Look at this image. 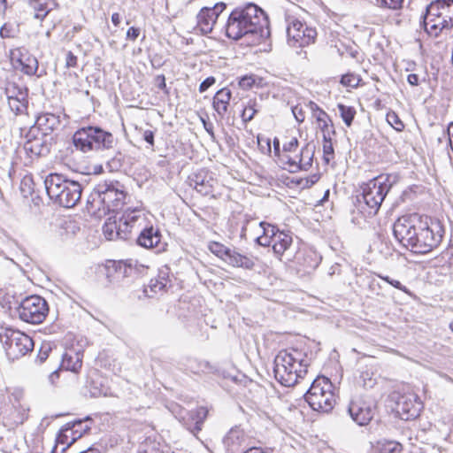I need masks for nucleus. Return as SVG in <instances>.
<instances>
[{
    "instance_id": "1",
    "label": "nucleus",
    "mask_w": 453,
    "mask_h": 453,
    "mask_svg": "<svg viewBox=\"0 0 453 453\" xmlns=\"http://www.w3.org/2000/svg\"><path fill=\"white\" fill-rule=\"evenodd\" d=\"M393 234L411 251L426 254L441 243L444 227L438 219L414 213L400 217L393 225Z\"/></svg>"
},
{
    "instance_id": "2",
    "label": "nucleus",
    "mask_w": 453,
    "mask_h": 453,
    "mask_svg": "<svg viewBox=\"0 0 453 453\" xmlns=\"http://www.w3.org/2000/svg\"><path fill=\"white\" fill-rule=\"evenodd\" d=\"M226 35L234 41L244 38L259 44L270 36L269 19L262 8L253 3L235 8L225 25Z\"/></svg>"
},
{
    "instance_id": "3",
    "label": "nucleus",
    "mask_w": 453,
    "mask_h": 453,
    "mask_svg": "<svg viewBox=\"0 0 453 453\" xmlns=\"http://www.w3.org/2000/svg\"><path fill=\"white\" fill-rule=\"evenodd\" d=\"M126 193L119 181L104 180L95 186L88 198V209L99 216L118 212L125 203Z\"/></svg>"
},
{
    "instance_id": "4",
    "label": "nucleus",
    "mask_w": 453,
    "mask_h": 453,
    "mask_svg": "<svg viewBox=\"0 0 453 453\" xmlns=\"http://www.w3.org/2000/svg\"><path fill=\"white\" fill-rule=\"evenodd\" d=\"M301 353L293 349L280 350L274 358V377L285 387H292L296 384L299 378H303L307 372L308 364L302 359Z\"/></svg>"
},
{
    "instance_id": "5",
    "label": "nucleus",
    "mask_w": 453,
    "mask_h": 453,
    "mask_svg": "<svg viewBox=\"0 0 453 453\" xmlns=\"http://www.w3.org/2000/svg\"><path fill=\"white\" fill-rule=\"evenodd\" d=\"M44 186L50 199L62 207L73 208L81 200V185L62 174L50 173L44 180Z\"/></svg>"
},
{
    "instance_id": "6",
    "label": "nucleus",
    "mask_w": 453,
    "mask_h": 453,
    "mask_svg": "<svg viewBox=\"0 0 453 453\" xmlns=\"http://www.w3.org/2000/svg\"><path fill=\"white\" fill-rule=\"evenodd\" d=\"M73 144L83 153L112 149L115 144L113 134L96 126H84L73 134Z\"/></svg>"
},
{
    "instance_id": "7",
    "label": "nucleus",
    "mask_w": 453,
    "mask_h": 453,
    "mask_svg": "<svg viewBox=\"0 0 453 453\" xmlns=\"http://www.w3.org/2000/svg\"><path fill=\"white\" fill-rule=\"evenodd\" d=\"M333 384L324 376L317 377L304 395V399L316 411L329 412L335 405L336 398Z\"/></svg>"
},
{
    "instance_id": "8",
    "label": "nucleus",
    "mask_w": 453,
    "mask_h": 453,
    "mask_svg": "<svg viewBox=\"0 0 453 453\" xmlns=\"http://www.w3.org/2000/svg\"><path fill=\"white\" fill-rule=\"evenodd\" d=\"M0 342L10 359H19L34 348L33 340L26 334L12 329L0 333Z\"/></svg>"
},
{
    "instance_id": "9",
    "label": "nucleus",
    "mask_w": 453,
    "mask_h": 453,
    "mask_svg": "<svg viewBox=\"0 0 453 453\" xmlns=\"http://www.w3.org/2000/svg\"><path fill=\"white\" fill-rule=\"evenodd\" d=\"M16 311L19 318L24 322L40 324L45 319L49 312V306L44 298L35 295L24 298Z\"/></svg>"
},
{
    "instance_id": "10",
    "label": "nucleus",
    "mask_w": 453,
    "mask_h": 453,
    "mask_svg": "<svg viewBox=\"0 0 453 453\" xmlns=\"http://www.w3.org/2000/svg\"><path fill=\"white\" fill-rule=\"evenodd\" d=\"M391 186L388 177L384 176L375 177L362 186L363 199L374 214L379 211Z\"/></svg>"
},
{
    "instance_id": "11",
    "label": "nucleus",
    "mask_w": 453,
    "mask_h": 453,
    "mask_svg": "<svg viewBox=\"0 0 453 453\" xmlns=\"http://www.w3.org/2000/svg\"><path fill=\"white\" fill-rule=\"evenodd\" d=\"M90 427L83 425L81 419L68 422L64 425L56 437L55 445L51 453H65L84 433H87Z\"/></svg>"
},
{
    "instance_id": "12",
    "label": "nucleus",
    "mask_w": 453,
    "mask_h": 453,
    "mask_svg": "<svg viewBox=\"0 0 453 453\" xmlns=\"http://www.w3.org/2000/svg\"><path fill=\"white\" fill-rule=\"evenodd\" d=\"M391 400L395 403L394 410L403 420H411L417 418L421 410L423 403L419 397L412 392L398 393L394 392L391 395Z\"/></svg>"
},
{
    "instance_id": "13",
    "label": "nucleus",
    "mask_w": 453,
    "mask_h": 453,
    "mask_svg": "<svg viewBox=\"0 0 453 453\" xmlns=\"http://www.w3.org/2000/svg\"><path fill=\"white\" fill-rule=\"evenodd\" d=\"M287 36L290 45L305 47L314 42L317 31L315 28L308 27L297 19H294L287 27Z\"/></svg>"
},
{
    "instance_id": "14",
    "label": "nucleus",
    "mask_w": 453,
    "mask_h": 453,
    "mask_svg": "<svg viewBox=\"0 0 453 453\" xmlns=\"http://www.w3.org/2000/svg\"><path fill=\"white\" fill-rule=\"evenodd\" d=\"M144 221L143 211L138 207L130 208L128 207L124 211L121 217L117 221V239L127 240L130 238L133 228L142 226Z\"/></svg>"
},
{
    "instance_id": "15",
    "label": "nucleus",
    "mask_w": 453,
    "mask_h": 453,
    "mask_svg": "<svg viewBox=\"0 0 453 453\" xmlns=\"http://www.w3.org/2000/svg\"><path fill=\"white\" fill-rule=\"evenodd\" d=\"M188 183L202 196H214L213 193L218 185V180L211 172L203 168L188 176Z\"/></svg>"
},
{
    "instance_id": "16",
    "label": "nucleus",
    "mask_w": 453,
    "mask_h": 453,
    "mask_svg": "<svg viewBox=\"0 0 453 453\" xmlns=\"http://www.w3.org/2000/svg\"><path fill=\"white\" fill-rule=\"evenodd\" d=\"M348 412L357 425L365 426L372 420L374 415V408L371 403L357 397L350 401Z\"/></svg>"
},
{
    "instance_id": "17",
    "label": "nucleus",
    "mask_w": 453,
    "mask_h": 453,
    "mask_svg": "<svg viewBox=\"0 0 453 453\" xmlns=\"http://www.w3.org/2000/svg\"><path fill=\"white\" fill-rule=\"evenodd\" d=\"M10 109L16 114L23 112L27 105V88H20L15 83L5 88Z\"/></svg>"
},
{
    "instance_id": "18",
    "label": "nucleus",
    "mask_w": 453,
    "mask_h": 453,
    "mask_svg": "<svg viewBox=\"0 0 453 453\" xmlns=\"http://www.w3.org/2000/svg\"><path fill=\"white\" fill-rule=\"evenodd\" d=\"M29 408L19 403L13 404L9 415L4 418V426L8 429H13L16 426L22 425L28 418Z\"/></svg>"
},
{
    "instance_id": "19",
    "label": "nucleus",
    "mask_w": 453,
    "mask_h": 453,
    "mask_svg": "<svg viewBox=\"0 0 453 453\" xmlns=\"http://www.w3.org/2000/svg\"><path fill=\"white\" fill-rule=\"evenodd\" d=\"M161 234L158 229H154L153 226L144 227L139 234L136 242L137 244L146 248H156L160 243Z\"/></svg>"
},
{
    "instance_id": "20",
    "label": "nucleus",
    "mask_w": 453,
    "mask_h": 453,
    "mask_svg": "<svg viewBox=\"0 0 453 453\" xmlns=\"http://www.w3.org/2000/svg\"><path fill=\"white\" fill-rule=\"evenodd\" d=\"M245 442L244 431L239 426L232 427L223 438V444L228 451L234 452Z\"/></svg>"
},
{
    "instance_id": "21",
    "label": "nucleus",
    "mask_w": 453,
    "mask_h": 453,
    "mask_svg": "<svg viewBox=\"0 0 453 453\" xmlns=\"http://www.w3.org/2000/svg\"><path fill=\"white\" fill-rule=\"evenodd\" d=\"M231 97L232 93L227 88H223L216 92L212 106L220 118H224L226 115Z\"/></svg>"
},
{
    "instance_id": "22",
    "label": "nucleus",
    "mask_w": 453,
    "mask_h": 453,
    "mask_svg": "<svg viewBox=\"0 0 453 453\" xmlns=\"http://www.w3.org/2000/svg\"><path fill=\"white\" fill-rule=\"evenodd\" d=\"M208 414V410L205 407H198L196 410L188 413L189 418L192 423H185L188 430H189L194 435L202 430V426Z\"/></svg>"
},
{
    "instance_id": "23",
    "label": "nucleus",
    "mask_w": 453,
    "mask_h": 453,
    "mask_svg": "<svg viewBox=\"0 0 453 453\" xmlns=\"http://www.w3.org/2000/svg\"><path fill=\"white\" fill-rule=\"evenodd\" d=\"M35 124L43 130L44 134H47L59 127L60 116L50 112L42 113L37 117Z\"/></svg>"
},
{
    "instance_id": "24",
    "label": "nucleus",
    "mask_w": 453,
    "mask_h": 453,
    "mask_svg": "<svg viewBox=\"0 0 453 453\" xmlns=\"http://www.w3.org/2000/svg\"><path fill=\"white\" fill-rule=\"evenodd\" d=\"M197 27L200 31L206 35L211 32L217 19L213 16V12L208 11V7L201 9L196 16Z\"/></svg>"
},
{
    "instance_id": "25",
    "label": "nucleus",
    "mask_w": 453,
    "mask_h": 453,
    "mask_svg": "<svg viewBox=\"0 0 453 453\" xmlns=\"http://www.w3.org/2000/svg\"><path fill=\"white\" fill-rule=\"evenodd\" d=\"M164 448L157 436H148L140 443L137 453H164Z\"/></svg>"
},
{
    "instance_id": "26",
    "label": "nucleus",
    "mask_w": 453,
    "mask_h": 453,
    "mask_svg": "<svg viewBox=\"0 0 453 453\" xmlns=\"http://www.w3.org/2000/svg\"><path fill=\"white\" fill-rule=\"evenodd\" d=\"M314 153L315 145L311 142L306 143L300 151L299 166L296 168H303V171L309 170L312 165Z\"/></svg>"
},
{
    "instance_id": "27",
    "label": "nucleus",
    "mask_w": 453,
    "mask_h": 453,
    "mask_svg": "<svg viewBox=\"0 0 453 453\" xmlns=\"http://www.w3.org/2000/svg\"><path fill=\"white\" fill-rule=\"evenodd\" d=\"M291 243L292 236L288 233L280 231L273 240V252L278 256H281L289 248Z\"/></svg>"
},
{
    "instance_id": "28",
    "label": "nucleus",
    "mask_w": 453,
    "mask_h": 453,
    "mask_svg": "<svg viewBox=\"0 0 453 453\" xmlns=\"http://www.w3.org/2000/svg\"><path fill=\"white\" fill-rule=\"evenodd\" d=\"M228 264L233 266L242 267L250 270L253 269L255 265V260L253 257L242 255L233 250L230 258H228Z\"/></svg>"
},
{
    "instance_id": "29",
    "label": "nucleus",
    "mask_w": 453,
    "mask_h": 453,
    "mask_svg": "<svg viewBox=\"0 0 453 453\" xmlns=\"http://www.w3.org/2000/svg\"><path fill=\"white\" fill-rule=\"evenodd\" d=\"M315 118L323 133V140H328L329 136L335 133L334 125L328 114L324 111H319V113L315 115Z\"/></svg>"
},
{
    "instance_id": "30",
    "label": "nucleus",
    "mask_w": 453,
    "mask_h": 453,
    "mask_svg": "<svg viewBox=\"0 0 453 453\" xmlns=\"http://www.w3.org/2000/svg\"><path fill=\"white\" fill-rule=\"evenodd\" d=\"M21 66V71L27 75L35 74L38 69V60L34 56L29 54H20L18 59Z\"/></svg>"
},
{
    "instance_id": "31",
    "label": "nucleus",
    "mask_w": 453,
    "mask_h": 453,
    "mask_svg": "<svg viewBox=\"0 0 453 453\" xmlns=\"http://www.w3.org/2000/svg\"><path fill=\"white\" fill-rule=\"evenodd\" d=\"M62 365L71 372H78L82 365V360L78 352L65 353L63 357Z\"/></svg>"
},
{
    "instance_id": "32",
    "label": "nucleus",
    "mask_w": 453,
    "mask_h": 453,
    "mask_svg": "<svg viewBox=\"0 0 453 453\" xmlns=\"http://www.w3.org/2000/svg\"><path fill=\"white\" fill-rule=\"evenodd\" d=\"M115 271L122 277H134L137 274L136 265L132 260L119 261L114 264Z\"/></svg>"
},
{
    "instance_id": "33",
    "label": "nucleus",
    "mask_w": 453,
    "mask_h": 453,
    "mask_svg": "<svg viewBox=\"0 0 453 453\" xmlns=\"http://www.w3.org/2000/svg\"><path fill=\"white\" fill-rule=\"evenodd\" d=\"M209 249L217 257H220L226 263H228V258H230L233 250L226 247L223 244L219 243V242H212L209 246Z\"/></svg>"
},
{
    "instance_id": "34",
    "label": "nucleus",
    "mask_w": 453,
    "mask_h": 453,
    "mask_svg": "<svg viewBox=\"0 0 453 453\" xmlns=\"http://www.w3.org/2000/svg\"><path fill=\"white\" fill-rule=\"evenodd\" d=\"M340 115L347 127H350L356 115V110L352 106H347L342 104H338Z\"/></svg>"
},
{
    "instance_id": "35",
    "label": "nucleus",
    "mask_w": 453,
    "mask_h": 453,
    "mask_svg": "<svg viewBox=\"0 0 453 453\" xmlns=\"http://www.w3.org/2000/svg\"><path fill=\"white\" fill-rule=\"evenodd\" d=\"M441 6V0H436L434 2H432L426 7V12L424 17V21L429 20L430 19L442 16Z\"/></svg>"
},
{
    "instance_id": "36",
    "label": "nucleus",
    "mask_w": 453,
    "mask_h": 453,
    "mask_svg": "<svg viewBox=\"0 0 453 453\" xmlns=\"http://www.w3.org/2000/svg\"><path fill=\"white\" fill-rule=\"evenodd\" d=\"M111 217L108 219V221L104 223L103 226V232L106 239L108 240H114L117 238V219L116 217H114V220L111 221Z\"/></svg>"
},
{
    "instance_id": "37",
    "label": "nucleus",
    "mask_w": 453,
    "mask_h": 453,
    "mask_svg": "<svg viewBox=\"0 0 453 453\" xmlns=\"http://www.w3.org/2000/svg\"><path fill=\"white\" fill-rule=\"evenodd\" d=\"M380 453H401L402 445L395 441H386L380 444Z\"/></svg>"
},
{
    "instance_id": "38",
    "label": "nucleus",
    "mask_w": 453,
    "mask_h": 453,
    "mask_svg": "<svg viewBox=\"0 0 453 453\" xmlns=\"http://www.w3.org/2000/svg\"><path fill=\"white\" fill-rule=\"evenodd\" d=\"M256 105L257 104L255 102L250 101L249 104L244 107L241 115L243 122H249L253 119L255 114L258 111L256 108Z\"/></svg>"
},
{
    "instance_id": "39",
    "label": "nucleus",
    "mask_w": 453,
    "mask_h": 453,
    "mask_svg": "<svg viewBox=\"0 0 453 453\" xmlns=\"http://www.w3.org/2000/svg\"><path fill=\"white\" fill-rule=\"evenodd\" d=\"M168 283V280L165 277H159L158 279H151L149 284V288L150 291L153 293H157L161 290H164Z\"/></svg>"
},
{
    "instance_id": "40",
    "label": "nucleus",
    "mask_w": 453,
    "mask_h": 453,
    "mask_svg": "<svg viewBox=\"0 0 453 453\" xmlns=\"http://www.w3.org/2000/svg\"><path fill=\"white\" fill-rule=\"evenodd\" d=\"M361 79L354 73H347L342 76L341 83L346 87L357 88Z\"/></svg>"
},
{
    "instance_id": "41",
    "label": "nucleus",
    "mask_w": 453,
    "mask_h": 453,
    "mask_svg": "<svg viewBox=\"0 0 453 453\" xmlns=\"http://www.w3.org/2000/svg\"><path fill=\"white\" fill-rule=\"evenodd\" d=\"M259 226L262 228L264 234L273 241L274 240L276 234L280 232L276 226L266 223L265 221L260 222Z\"/></svg>"
},
{
    "instance_id": "42",
    "label": "nucleus",
    "mask_w": 453,
    "mask_h": 453,
    "mask_svg": "<svg viewBox=\"0 0 453 453\" xmlns=\"http://www.w3.org/2000/svg\"><path fill=\"white\" fill-rule=\"evenodd\" d=\"M283 158L285 163L288 165L289 172L296 173L298 171H303V168H296V166H299L298 160L300 158V153L294 157L289 155H283Z\"/></svg>"
},
{
    "instance_id": "43",
    "label": "nucleus",
    "mask_w": 453,
    "mask_h": 453,
    "mask_svg": "<svg viewBox=\"0 0 453 453\" xmlns=\"http://www.w3.org/2000/svg\"><path fill=\"white\" fill-rule=\"evenodd\" d=\"M123 156L118 152L111 159L107 162V167L110 172H117L122 166Z\"/></svg>"
},
{
    "instance_id": "44",
    "label": "nucleus",
    "mask_w": 453,
    "mask_h": 453,
    "mask_svg": "<svg viewBox=\"0 0 453 453\" xmlns=\"http://www.w3.org/2000/svg\"><path fill=\"white\" fill-rule=\"evenodd\" d=\"M387 121L390 126H392L395 130L401 131L404 128V125L403 121L399 119L397 114L394 111L388 112L387 114Z\"/></svg>"
},
{
    "instance_id": "45",
    "label": "nucleus",
    "mask_w": 453,
    "mask_h": 453,
    "mask_svg": "<svg viewBox=\"0 0 453 453\" xmlns=\"http://www.w3.org/2000/svg\"><path fill=\"white\" fill-rule=\"evenodd\" d=\"M324 145H323V152L324 156L323 158L326 164H328L333 157L334 155V147L332 144V138L329 136L328 140H323Z\"/></svg>"
},
{
    "instance_id": "46",
    "label": "nucleus",
    "mask_w": 453,
    "mask_h": 453,
    "mask_svg": "<svg viewBox=\"0 0 453 453\" xmlns=\"http://www.w3.org/2000/svg\"><path fill=\"white\" fill-rule=\"evenodd\" d=\"M380 7L398 10L402 7L403 0H376Z\"/></svg>"
},
{
    "instance_id": "47",
    "label": "nucleus",
    "mask_w": 453,
    "mask_h": 453,
    "mask_svg": "<svg viewBox=\"0 0 453 453\" xmlns=\"http://www.w3.org/2000/svg\"><path fill=\"white\" fill-rule=\"evenodd\" d=\"M453 0H441V14L442 18L449 19L450 16L453 15Z\"/></svg>"
},
{
    "instance_id": "48",
    "label": "nucleus",
    "mask_w": 453,
    "mask_h": 453,
    "mask_svg": "<svg viewBox=\"0 0 453 453\" xmlns=\"http://www.w3.org/2000/svg\"><path fill=\"white\" fill-rule=\"evenodd\" d=\"M25 149L35 155H41L43 151L42 143L39 142V141H35L34 142L30 141L27 142L25 144Z\"/></svg>"
},
{
    "instance_id": "49",
    "label": "nucleus",
    "mask_w": 453,
    "mask_h": 453,
    "mask_svg": "<svg viewBox=\"0 0 453 453\" xmlns=\"http://www.w3.org/2000/svg\"><path fill=\"white\" fill-rule=\"evenodd\" d=\"M256 81V79L253 75H245L240 78L239 86L243 89L250 88Z\"/></svg>"
},
{
    "instance_id": "50",
    "label": "nucleus",
    "mask_w": 453,
    "mask_h": 453,
    "mask_svg": "<svg viewBox=\"0 0 453 453\" xmlns=\"http://www.w3.org/2000/svg\"><path fill=\"white\" fill-rule=\"evenodd\" d=\"M50 351H51V348H50V344H43L39 349V353L37 355V360H39L40 363L44 362L48 358Z\"/></svg>"
},
{
    "instance_id": "51",
    "label": "nucleus",
    "mask_w": 453,
    "mask_h": 453,
    "mask_svg": "<svg viewBox=\"0 0 453 453\" xmlns=\"http://www.w3.org/2000/svg\"><path fill=\"white\" fill-rule=\"evenodd\" d=\"M298 140L297 138L294 137L289 142H285L283 145V151L285 153L287 152H294L296 150L298 147Z\"/></svg>"
},
{
    "instance_id": "52",
    "label": "nucleus",
    "mask_w": 453,
    "mask_h": 453,
    "mask_svg": "<svg viewBox=\"0 0 453 453\" xmlns=\"http://www.w3.org/2000/svg\"><path fill=\"white\" fill-rule=\"evenodd\" d=\"M216 81V79L213 76H210L203 81L199 86V91L201 93L205 92L209 88H211Z\"/></svg>"
},
{
    "instance_id": "53",
    "label": "nucleus",
    "mask_w": 453,
    "mask_h": 453,
    "mask_svg": "<svg viewBox=\"0 0 453 453\" xmlns=\"http://www.w3.org/2000/svg\"><path fill=\"white\" fill-rule=\"evenodd\" d=\"M292 113L297 122H303L305 116L302 107H300L299 105L292 107Z\"/></svg>"
},
{
    "instance_id": "54",
    "label": "nucleus",
    "mask_w": 453,
    "mask_h": 453,
    "mask_svg": "<svg viewBox=\"0 0 453 453\" xmlns=\"http://www.w3.org/2000/svg\"><path fill=\"white\" fill-rule=\"evenodd\" d=\"M155 132L152 130H144L142 132V138L143 140L151 147L153 148L155 145L154 141Z\"/></svg>"
},
{
    "instance_id": "55",
    "label": "nucleus",
    "mask_w": 453,
    "mask_h": 453,
    "mask_svg": "<svg viewBox=\"0 0 453 453\" xmlns=\"http://www.w3.org/2000/svg\"><path fill=\"white\" fill-rule=\"evenodd\" d=\"M226 6V5L224 3H218L213 7H208V11L213 12V16L218 19Z\"/></svg>"
},
{
    "instance_id": "56",
    "label": "nucleus",
    "mask_w": 453,
    "mask_h": 453,
    "mask_svg": "<svg viewBox=\"0 0 453 453\" xmlns=\"http://www.w3.org/2000/svg\"><path fill=\"white\" fill-rule=\"evenodd\" d=\"M77 65V57L72 52L68 51L65 58V66L67 68L75 67Z\"/></svg>"
},
{
    "instance_id": "57",
    "label": "nucleus",
    "mask_w": 453,
    "mask_h": 453,
    "mask_svg": "<svg viewBox=\"0 0 453 453\" xmlns=\"http://www.w3.org/2000/svg\"><path fill=\"white\" fill-rule=\"evenodd\" d=\"M28 5L36 12H44L46 9V5L42 3H40L39 0H28Z\"/></svg>"
},
{
    "instance_id": "58",
    "label": "nucleus",
    "mask_w": 453,
    "mask_h": 453,
    "mask_svg": "<svg viewBox=\"0 0 453 453\" xmlns=\"http://www.w3.org/2000/svg\"><path fill=\"white\" fill-rule=\"evenodd\" d=\"M156 82H157L158 88L163 90L165 94L169 93V91L166 88L165 78L163 74L157 75L156 77Z\"/></svg>"
},
{
    "instance_id": "59",
    "label": "nucleus",
    "mask_w": 453,
    "mask_h": 453,
    "mask_svg": "<svg viewBox=\"0 0 453 453\" xmlns=\"http://www.w3.org/2000/svg\"><path fill=\"white\" fill-rule=\"evenodd\" d=\"M256 242L258 245H261V246H264V247H267V246H270L273 242L272 239H270L269 237L265 236L264 234L260 236H257L256 238Z\"/></svg>"
},
{
    "instance_id": "60",
    "label": "nucleus",
    "mask_w": 453,
    "mask_h": 453,
    "mask_svg": "<svg viewBox=\"0 0 453 453\" xmlns=\"http://www.w3.org/2000/svg\"><path fill=\"white\" fill-rule=\"evenodd\" d=\"M140 35V29L134 27H131L127 32V39L134 41Z\"/></svg>"
},
{
    "instance_id": "61",
    "label": "nucleus",
    "mask_w": 453,
    "mask_h": 453,
    "mask_svg": "<svg viewBox=\"0 0 453 453\" xmlns=\"http://www.w3.org/2000/svg\"><path fill=\"white\" fill-rule=\"evenodd\" d=\"M389 284L394 288L403 291V293L411 295L410 290L405 286H403L399 280L392 279L391 281H389Z\"/></svg>"
},
{
    "instance_id": "62",
    "label": "nucleus",
    "mask_w": 453,
    "mask_h": 453,
    "mask_svg": "<svg viewBox=\"0 0 453 453\" xmlns=\"http://www.w3.org/2000/svg\"><path fill=\"white\" fill-rule=\"evenodd\" d=\"M0 36L2 38H10L12 37V29L8 27L7 24H4L0 28Z\"/></svg>"
},
{
    "instance_id": "63",
    "label": "nucleus",
    "mask_w": 453,
    "mask_h": 453,
    "mask_svg": "<svg viewBox=\"0 0 453 453\" xmlns=\"http://www.w3.org/2000/svg\"><path fill=\"white\" fill-rule=\"evenodd\" d=\"M319 179V176L317 174H313L310 179H305V183L303 184L304 188H310L313 184H315Z\"/></svg>"
},
{
    "instance_id": "64",
    "label": "nucleus",
    "mask_w": 453,
    "mask_h": 453,
    "mask_svg": "<svg viewBox=\"0 0 453 453\" xmlns=\"http://www.w3.org/2000/svg\"><path fill=\"white\" fill-rule=\"evenodd\" d=\"M202 122L206 132L211 135V138H214L213 125L210 122H207L203 119H202Z\"/></svg>"
}]
</instances>
